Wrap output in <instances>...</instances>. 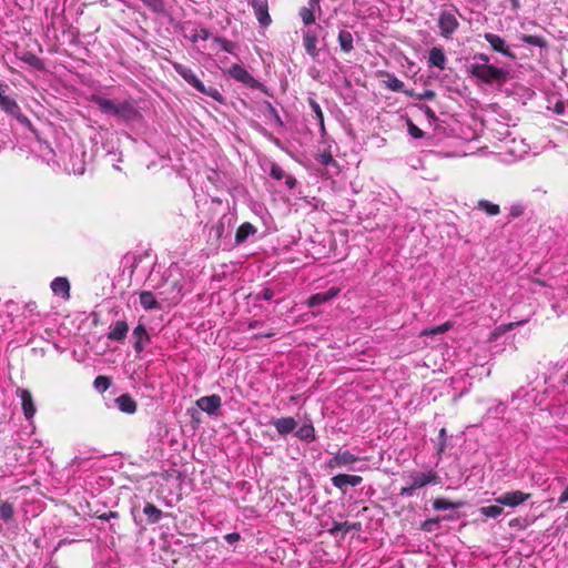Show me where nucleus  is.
I'll return each mask as SVG.
<instances>
[{"label": "nucleus", "instance_id": "f257e3e1", "mask_svg": "<svg viewBox=\"0 0 568 568\" xmlns=\"http://www.w3.org/2000/svg\"><path fill=\"white\" fill-rule=\"evenodd\" d=\"M468 71L487 84L501 83L507 78V71L490 64V58L485 53H476L471 57Z\"/></svg>", "mask_w": 568, "mask_h": 568}, {"label": "nucleus", "instance_id": "f03ea898", "mask_svg": "<svg viewBox=\"0 0 568 568\" xmlns=\"http://www.w3.org/2000/svg\"><path fill=\"white\" fill-rule=\"evenodd\" d=\"M151 286L159 290V297L169 305L178 304L184 295V280L178 268L169 270V274L161 286Z\"/></svg>", "mask_w": 568, "mask_h": 568}, {"label": "nucleus", "instance_id": "7ed1b4c3", "mask_svg": "<svg viewBox=\"0 0 568 568\" xmlns=\"http://www.w3.org/2000/svg\"><path fill=\"white\" fill-rule=\"evenodd\" d=\"M403 478L406 485L400 488L399 496L402 497H413L416 490L438 483V475L434 469L405 471Z\"/></svg>", "mask_w": 568, "mask_h": 568}, {"label": "nucleus", "instance_id": "20e7f679", "mask_svg": "<svg viewBox=\"0 0 568 568\" xmlns=\"http://www.w3.org/2000/svg\"><path fill=\"white\" fill-rule=\"evenodd\" d=\"M9 90V87L6 83H0V109L6 112L7 114L14 118L19 123H21L24 126L31 128L30 120L22 114L21 109L19 104L17 103L16 99L8 95L7 91Z\"/></svg>", "mask_w": 568, "mask_h": 568}, {"label": "nucleus", "instance_id": "39448f33", "mask_svg": "<svg viewBox=\"0 0 568 568\" xmlns=\"http://www.w3.org/2000/svg\"><path fill=\"white\" fill-rule=\"evenodd\" d=\"M459 27V22L452 11H442L438 18L439 34L449 39L456 32Z\"/></svg>", "mask_w": 568, "mask_h": 568}, {"label": "nucleus", "instance_id": "423d86ee", "mask_svg": "<svg viewBox=\"0 0 568 568\" xmlns=\"http://www.w3.org/2000/svg\"><path fill=\"white\" fill-rule=\"evenodd\" d=\"M531 495L521 490L506 491L495 498V501L501 506L515 508L530 499Z\"/></svg>", "mask_w": 568, "mask_h": 568}, {"label": "nucleus", "instance_id": "0eeeda50", "mask_svg": "<svg viewBox=\"0 0 568 568\" xmlns=\"http://www.w3.org/2000/svg\"><path fill=\"white\" fill-rule=\"evenodd\" d=\"M359 460V457L352 454L349 450H338L332 458L326 463L327 468H352V466Z\"/></svg>", "mask_w": 568, "mask_h": 568}, {"label": "nucleus", "instance_id": "6e6552de", "mask_svg": "<svg viewBox=\"0 0 568 568\" xmlns=\"http://www.w3.org/2000/svg\"><path fill=\"white\" fill-rule=\"evenodd\" d=\"M484 39L489 43L490 48L506 58L511 60L516 59L515 53L510 50L509 45H507L504 38L498 34L486 32L484 33Z\"/></svg>", "mask_w": 568, "mask_h": 568}, {"label": "nucleus", "instance_id": "1a4fd4ad", "mask_svg": "<svg viewBox=\"0 0 568 568\" xmlns=\"http://www.w3.org/2000/svg\"><path fill=\"white\" fill-rule=\"evenodd\" d=\"M172 67L175 72L195 90H204V83L197 78L191 68L179 62H172Z\"/></svg>", "mask_w": 568, "mask_h": 568}, {"label": "nucleus", "instance_id": "9d476101", "mask_svg": "<svg viewBox=\"0 0 568 568\" xmlns=\"http://www.w3.org/2000/svg\"><path fill=\"white\" fill-rule=\"evenodd\" d=\"M196 406L210 416H216L221 406L222 398L220 395L213 394L210 396H202L196 400Z\"/></svg>", "mask_w": 568, "mask_h": 568}, {"label": "nucleus", "instance_id": "9b49d317", "mask_svg": "<svg viewBox=\"0 0 568 568\" xmlns=\"http://www.w3.org/2000/svg\"><path fill=\"white\" fill-rule=\"evenodd\" d=\"M16 393H17V396L21 400L22 412H23L26 419L29 422H32V419L37 413V407H36L31 392L26 388H18Z\"/></svg>", "mask_w": 568, "mask_h": 568}, {"label": "nucleus", "instance_id": "f8f14e48", "mask_svg": "<svg viewBox=\"0 0 568 568\" xmlns=\"http://www.w3.org/2000/svg\"><path fill=\"white\" fill-rule=\"evenodd\" d=\"M250 4L254 11V14L262 27L271 24L272 19L268 13L267 0H251Z\"/></svg>", "mask_w": 568, "mask_h": 568}, {"label": "nucleus", "instance_id": "ddd939ff", "mask_svg": "<svg viewBox=\"0 0 568 568\" xmlns=\"http://www.w3.org/2000/svg\"><path fill=\"white\" fill-rule=\"evenodd\" d=\"M229 74L236 81L246 84L250 88H257L258 82L248 73V71L241 64H233Z\"/></svg>", "mask_w": 568, "mask_h": 568}, {"label": "nucleus", "instance_id": "4468645a", "mask_svg": "<svg viewBox=\"0 0 568 568\" xmlns=\"http://www.w3.org/2000/svg\"><path fill=\"white\" fill-rule=\"evenodd\" d=\"M114 116L124 121H133L139 116V111L132 101L125 100L116 103Z\"/></svg>", "mask_w": 568, "mask_h": 568}, {"label": "nucleus", "instance_id": "2eb2a0df", "mask_svg": "<svg viewBox=\"0 0 568 568\" xmlns=\"http://www.w3.org/2000/svg\"><path fill=\"white\" fill-rule=\"evenodd\" d=\"M132 335H133V339H134V343H133L134 351L138 355H140L144 351L145 345L150 342V335H149L145 326L142 324H139L138 326H135Z\"/></svg>", "mask_w": 568, "mask_h": 568}, {"label": "nucleus", "instance_id": "dca6fc26", "mask_svg": "<svg viewBox=\"0 0 568 568\" xmlns=\"http://www.w3.org/2000/svg\"><path fill=\"white\" fill-rule=\"evenodd\" d=\"M183 33H184V37L193 43H195L200 40H206L210 37V32L207 29L197 27L192 23H186L183 27Z\"/></svg>", "mask_w": 568, "mask_h": 568}, {"label": "nucleus", "instance_id": "f3484780", "mask_svg": "<svg viewBox=\"0 0 568 568\" xmlns=\"http://www.w3.org/2000/svg\"><path fill=\"white\" fill-rule=\"evenodd\" d=\"M51 291L54 295L60 296L62 300L70 298V282L67 277L58 276L52 280L50 284Z\"/></svg>", "mask_w": 568, "mask_h": 568}, {"label": "nucleus", "instance_id": "a211bd4d", "mask_svg": "<svg viewBox=\"0 0 568 568\" xmlns=\"http://www.w3.org/2000/svg\"><path fill=\"white\" fill-rule=\"evenodd\" d=\"M446 62L447 58L445 55L443 48L434 47L429 50L427 61L429 68H437L439 70H444L446 68Z\"/></svg>", "mask_w": 568, "mask_h": 568}, {"label": "nucleus", "instance_id": "6ab92c4d", "mask_svg": "<svg viewBox=\"0 0 568 568\" xmlns=\"http://www.w3.org/2000/svg\"><path fill=\"white\" fill-rule=\"evenodd\" d=\"M338 294H339V288L338 287H331L328 291H326L324 293L313 294L307 300V305L310 307L322 305V304L331 301L332 298L336 297Z\"/></svg>", "mask_w": 568, "mask_h": 568}, {"label": "nucleus", "instance_id": "aec40b11", "mask_svg": "<svg viewBox=\"0 0 568 568\" xmlns=\"http://www.w3.org/2000/svg\"><path fill=\"white\" fill-rule=\"evenodd\" d=\"M303 44L307 54H310L312 58L317 57V34L315 31L312 29L303 31Z\"/></svg>", "mask_w": 568, "mask_h": 568}, {"label": "nucleus", "instance_id": "412c9836", "mask_svg": "<svg viewBox=\"0 0 568 568\" xmlns=\"http://www.w3.org/2000/svg\"><path fill=\"white\" fill-rule=\"evenodd\" d=\"M129 325L125 321H116L110 326L108 338L115 342H121L126 337Z\"/></svg>", "mask_w": 568, "mask_h": 568}, {"label": "nucleus", "instance_id": "4be33fe9", "mask_svg": "<svg viewBox=\"0 0 568 568\" xmlns=\"http://www.w3.org/2000/svg\"><path fill=\"white\" fill-rule=\"evenodd\" d=\"M273 425L280 435L285 436L295 430L297 423L293 417H282L275 419Z\"/></svg>", "mask_w": 568, "mask_h": 568}, {"label": "nucleus", "instance_id": "5701e85b", "mask_svg": "<svg viewBox=\"0 0 568 568\" xmlns=\"http://www.w3.org/2000/svg\"><path fill=\"white\" fill-rule=\"evenodd\" d=\"M91 101L98 105L102 113L114 116L116 103L113 100L100 95H93Z\"/></svg>", "mask_w": 568, "mask_h": 568}, {"label": "nucleus", "instance_id": "b1692460", "mask_svg": "<svg viewBox=\"0 0 568 568\" xmlns=\"http://www.w3.org/2000/svg\"><path fill=\"white\" fill-rule=\"evenodd\" d=\"M140 304L145 311L161 310L160 302L150 291H142L140 293Z\"/></svg>", "mask_w": 568, "mask_h": 568}, {"label": "nucleus", "instance_id": "393cba45", "mask_svg": "<svg viewBox=\"0 0 568 568\" xmlns=\"http://www.w3.org/2000/svg\"><path fill=\"white\" fill-rule=\"evenodd\" d=\"M115 405L121 412L126 414H133L136 410V403L126 394L120 395L115 398Z\"/></svg>", "mask_w": 568, "mask_h": 568}, {"label": "nucleus", "instance_id": "a878e982", "mask_svg": "<svg viewBox=\"0 0 568 568\" xmlns=\"http://www.w3.org/2000/svg\"><path fill=\"white\" fill-rule=\"evenodd\" d=\"M256 231H257L256 227L248 222L241 224L235 234L236 243L245 242L247 240V237L251 235H254L256 233Z\"/></svg>", "mask_w": 568, "mask_h": 568}, {"label": "nucleus", "instance_id": "bb28decb", "mask_svg": "<svg viewBox=\"0 0 568 568\" xmlns=\"http://www.w3.org/2000/svg\"><path fill=\"white\" fill-rule=\"evenodd\" d=\"M464 506L463 501H450L446 498H436L433 501V508L437 511L448 510V509H458Z\"/></svg>", "mask_w": 568, "mask_h": 568}, {"label": "nucleus", "instance_id": "cd10ccee", "mask_svg": "<svg viewBox=\"0 0 568 568\" xmlns=\"http://www.w3.org/2000/svg\"><path fill=\"white\" fill-rule=\"evenodd\" d=\"M525 323H527L526 320L524 321H518V322H511V323H508V324H503V325H499L497 326L491 333H490V341H494V339H497L498 337H500L501 335H504L505 333L516 328L517 326L519 325H524Z\"/></svg>", "mask_w": 568, "mask_h": 568}, {"label": "nucleus", "instance_id": "c85d7f7f", "mask_svg": "<svg viewBox=\"0 0 568 568\" xmlns=\"http://www.w3.org/2000/svg\"><path fill=\"white\" fill-rule=\"evenodd\" d=\"M143 513L148 517L150 524L159 523L162 518V510L153 504H146L143 508Z\"/></svg>", "mask_w": 568, "mask_h": 568}, {"label": "nucleus", "instance_id": "c756f323", "mask_svg": "<svg viewBox=\"0 0 568 568\" xmlns=\"http://www.w3.org/2000/svg\"><path fill=\"white\" fill-rule=\"evenodd\" d=\"M338 43L344 52H351L353 50V36L349 31L342 30L338 33Z\"/></svg>", "mask_w": 568, "mask_h": 568}, {"label": "nucleus", "instance_id": "7c9ffc66", "mask_svg": "<svg viewBox=\"0 0 568 568\" xmlns=\"http://www.w3.org/2000/svg\"><path fill=\"white\" fill-rule=\"evenodd\" d=\"M308 103H310L312 111L315 114V119L318 123L321 133H322V135H324L326 133V131H325L324 115H323L322 109H321L320 104L314 99H310Z\"/></svg>", "mask_w": 568, "mask_h": 568}, {"label": "nucleus", "instance_id": "2f4dec72", "mask_svg": "<svg viewBox=\"0 0 568 568\" xmlns=\"http://www.w3.org/2000/svg\"><path fill=\"white\" fill-rule=\"evenodd\" d=\"M224 219H225V216L220 219L215 224H213L210 227L209 236L211 239H214V240L219 241L220 239L223 237V235L225 233V221H224Z\"/></svg>", "mask_w": 568, "mask_h": 568}, {"label": "nucleus", "instance_id": "473e14b6", "mask_svg": "<svg viewBox=\"0 0 568 568\" xmlns=\"http://www.w3.org/2000/svg\"><path fill=\"white\" fill-rule=\"evenodd\" d=\"M296 436L306 442H313L315 439V430L312 425H303L296 432Z\"/></svg>", "mask_w": 568, "mask_h": 568}, {"label": "nucleus", "instance_id": "72a5a7b5", "mask_svg": "<svg viewBox=\"0 0 568 568\" xmlns=\"http://www.w3.org/2000/svg\"><path fill=\"white\" fill-rule=\"evenodd\" d=\"M479 513L487 518H497L503 514L501 505L485 506L479 509Z\"/></svg>", "mask_w": 568, "mask_h": 568}, {"label": "nucleus", "instance_id": "f704fd0d", "mask_svg": "<svg viewBox=\"0 0 568 568\" xmlns=\"http://www.w3.org/2000/svg\"><path fill=\"white\" fill-rule=\"evenodd\" d=\"M478 207L487 213L488 215H497L500 212L499 205L491 203L487 200H481L478 202Z\"/></svg>", "mask_w": 568, "mask_h": 568}, {"label": "nucleus", "instance_id": "c9c22d12", "mask_svg": "<svg viewBox=\"0 0 568 568\" xmlns=\"http://www.w3.org/2000/svg\"><path fill=\"white\" fill-rule=\"evenodd\" d=\"M316 161L325 166L336 165V161L334 160L332 153L328 150H323L318 152V154L316 155Z\"/></svg>", "mask_w": 568, "mask_h": 568}, {"label": "nucleus", "instance_id": "e433bc0d", "mask_svg": "<svg viewBox=\"0 0 568 568\" xmlns=\"http://www.w3.org/2000/svg\"><path fill=\"white\" fill-rule=\"evenodd\" d=\"M449 328H452V324L449 322H446V323H444L442 325H438L436 327L424 329L422 332V335L423 336L438 335V334H443V333L447 332Z\"/></svg>", "mask_w": 568, "mask_h": 568}, {"label": "nucleus", "instance_id": "4c0bfd02", "mask_svg": "<svg viewBox=\"0 0 568 568\" xmlns=\"http://www.w3.org/2000/svg\"><path fill=\"white\" fill-rule=\"evenodd\" d=\"M520 40L523 42L534 45V47L542 48L546 45V41L541 37H538V36L524 34L520 37Z\"/></svg>", "mask_w": 568, "mask_h": 568}, {"label": "nucleus", "instance_id": "58836bf2", "mask_svg": "<svg viewBox=\"0 0 568 568\" xmlns=\"http://www.w3.org/2000/svg\"><path fill=\"white\" fill-rule=\"evenodd\" d=\"M13 517V507L8 501H3L0 505V518L4 521L11 520Z\"/></svg>", "mask_w": 568, "mask_h": 568}, {"label": "nucleus", "instance_id": "ea45409f", "mask_svg": "<svg viewBox=\"0 0 568 568\" xmlns=\"http://www.w3.org/2000/svg\"><path fill=\"white\" fill-rule=\"evenodd\" d=\"M300 17L305 26H310L315 22V16L312 8L303 7L300 10Z\"/></svg>", "mask_w": 568, "mask_h": 568}, {"label": "nucleus", "instance_id": "a19ab883", "mask_svg": "<svg viewBox=\"0 0 568 568\" xmlns=\"http://www.w3.org/2000/svg\"><path fill=\"white\" fill-rule=\"evenodd\" d=\"M22 60L28 63L29 65L38 69V70H41L43 69V62L40 58H38L37 55L32 54V53H27L24 54V57L22 58Z\"/></svg>", "mask_w": 568, "mask_h": 568}, {"label": "nucleus", "instance_id": "79ce46f5", "mask_svg": "<svg viewBox=\"0 0 568 568\" xmlns=\"http://www.w3.org/2000/svg\"><path fill=\"white\" fill-rule=\"evenodd\" d=\"M334 487L345 493V487L348 485L346 474H338L331 479Z\"/></svg>", "mask_w": 568, "mask_h": 568}, {"label": "nucleus", "instance_id": "37998d69", "mask_svg": "<svg viewBox=\"0 0 568 568\" xmlns=\"http://www.w3.org/2000/svg\"><path fill=\"white\" fill-rule=\"evenodd\" d=\"M199 92L203 93V94H206L209 97H211L212 99H214L215 101H217L219 103H224V98L223 95L221 94V92L215 89V88H206L204 85V90H199Z\"/></svg>", "mask_w": 568, "mask_h": 568}, {"label": "nucleus", "instance_id": "c03bdc74", "mask_svg": "<svg viewBox=\"0 0 568 568\" xmlns=\"http://www.w3.org/2000/svg\"><path fill=\"white\" fill-rule=\"evenodd\" d=\"M154 12H163L165 9L163 0H142Z\"/></svg>", "mask_w": 568, "mask_h": 568}, {"label": "nucleus", "instance_id": "a18cd8bd", "mask_svg": "<svg viewBox=\"0 0 568 568\" xmlns=\"http://www.w3.org/2000/svg\"><path fill=\"white\" fill-rule=\"evenodd\" d=\"M214 42L219 43L221 49L227 53H232L235 47L233 42L220 37H215Z\"/></svg>", "mask_w": 568, "mask_h": 568}, {"label": "nucleus", "instance_id": "49530a36", "mask_svg": "<svg viewBox=\"0 0 568 568\" xmlns=\"http://www.w3.org/2000/svg\"><path fill=\"white\" fill-rule=\"evenodd\" d=\"M110 386V379L105 376H98L95 379H94V387L99 390V392H105Z\"/></svg>", "mask_w": 568, "mask_h": 568}, {"label": "nucleus", "instance_id": "de8ad7c7", "mask_svg": "<svg viewBox=\"0 0 568 568\" xmlns=\"http://www.w3.org/2000/svg\"><path fill=\"white\" fill-rule=\"evenodd\" d=\"M387 87L393 91L399 92L404 88V82L393 75V77L388 78Z\"/></svg>", "mask_w": 568, "mask_h": 568}, {"label": "nucleus", "instance_id": "09e8293b", "mask_svg": "<svg viewBox=\"0 0 568 568\" xmlns=\"http://www.w3.org/2000/svg\"><path fill=\"white\" fill-rule=\"evenodd\" d=\"M407 130L413 139H420L424 136V132L415 125L410 120L407 121Z\"/></svg>", "mask_w": 568, "mask_h": 568}, {"label": "nucleus", "instance_id": "8fccbe9b", "mask_svg": "<svg viewBox=\"0 0 568 568\" xmlns=\"http://www.w3.org/2000/svg\"><path fill=\"white\" fill-rule=\"evenodd\" d=\"M65 170H68L69 172H72L74 174H83L84 171H85V165L84 163H65L63 164Z\"/></svg>", "mask_w": 568, "mask_h": 568}, {"label": "nucleus", "instance_id": "3c124183", "mask_svg": "<svg viewBox=\"0 0 568 568\" xmlns=\"http://www.w3.org/2000/svg\"><path fill=\"white\" fill-rule=\"evenodd\" d=\"M446 442H447L446 429L442 428L438 434V447H437L438 455H442L444 453V450L446 448Z\"/></svg>", "mask_w": 568, "mask_h": 568}, {"label": "nucleus", "instance_id": "603ef678", "mask_svg": "<svg viewBox=\"0 0 568 568\" xmlns=\"http://www.w3.org/2000/svg\"><path fill=\"white\" fill-rule=\"evenodd\" d=\"M270 174L275 180H282L285 178L283 169L277 164H272Z\"/></svg>", "mask_w": 568, "mask_h": 568}, {"label": "nucleus", "instance_id": "864d4df0", "mask_svg": "<svg viewBox=\"0 0 568 568\" xmlns=\"http://www.w3.org/2000/svg\"><path fill=\"white\" fill-rule=\"evenodd\" d=\"M439 524V519L438 518H432V519H426L425 521L422 523V529L424 531H433L434 528Z\"/></svg>", "mask_w": 568, "mask_h": 568}, {"label": "nucleus", "instance_id": "5fc2aeb1", "mask_svg": "<svg viewBox=\"0 0 568 568\" xmlns=\"http://www.w3.org/2000/svg\"><path fill=\"white\" fill-rule=\"evenodd\" d=\"M348 530H349L348 523L347 521H343V523H335L334 526L331 529V532L332 534H335V532H338V531L347 532Z\"/></svg>", "mask_w": 568, "mask_h": 568}, {"label": "nucleus", "instance_id": "6e6d98bb", "mask_svg": "<svg viewBox=\"0 0 568 568\" xmlns=\"http://www.w3.org/2000/svg\"><path fill=\"white\" fill-rule=\"evenodd\" d=\"M524 210H525V207L523 204H520V203L513 204L509 209V215L511 217H517L524 213Z\"/></svg>", "mask_w": 568, "mask_h": 568}, {"label": "nucleus", "instance_id": "4d7b16f0", "mask_svg": "<svg viewBox=\"0 0 568 568\" xmlns=\"http://www.w3.org/2000/svg\"><path fill=\"white\" fill-rule=\"evenodd\" d=\"M527 152L526 150V145L520 142V149L518 150H515V149H511L510 150V154L514 156V159H521L524 156V154Z\"/></svg>", "mask_w": 568, "mask_h": 568}, {"label": "nucleus", "instance_id": "13d9d810", "mask_svg": "<svg viewBox=\"0 0 568 568\" xmlns=\"http://www.w3.org/2000/svg\"><path fill=\"white\" fill-rule=\"evenodd\" d=\"M346 478H347L348 485H351L353 487L361 485V483L363 481V478L358 475H347L346 474Z\"/></svg>", "mask_w": 568, "mask_h": 568}, {"label": "nucleus", "instance_id": "bf43d9fd", "mask_svg": "<svg viewBox=\"0 0 568 568\" xmlns=\"http://www.w3.org/2000/svg\"><path fill=\"white\" fill-rule=\"evenodd\" d=\"M224 539L229 542V544H234L236 541H239L241 539V536L240 534L237 532H231V534H226L224 536Z\"/></svg>", "mask_w": 568, "mask_h": 568}, {"label": "nucleus", "instance_id": "052dcab7", "mask_svg": "<svg viewBox=\"0 0 568 568\" xmlns=\"http://www.w3.org/2000/svg\"><path fill=\"white\" fill-rule=\"evenodd\" d=\"M274 296V292L271 290V288H265L263 290L262 292V297L265 300V301H270L272 300Z\"/></svg>", "mask_w": 568, "mask_h": 568}, {"label": "nucleus", "instance_id": "680f3d73", "mask_svg": "<svg viewBox=\"0 0 568 568\" xmlns=\"http://www.w3.org/2000/svg\"><path fill=\"white\" fill-rule=\"evenodd\" d=\"M508 525L510 528H524L519 518L511 519Z\"/></svg>", "mask_w": 568, "mask_h": 568}, {"label": "nucleus", "instance_id": "e2e57ef3", "mask_svg": "<svg viewBox=\"0 0 568 568\" xmlns=\"http://www.w3.org/2000/svg\"><path fill=\"white\" fill-rule=\"evenodd\" d=\"M285 184H286V186H287L288 189H293V187L295 186V184H296V180H295V178H293V176H291V175L286 176V179H285Z\"/></svg>", "mask_w": 568, "mask_h": 568}, {"label": "nucleus", "instance_id": "0e129e2a", "mask_svg": "<svg viewBox=\"0 0 568 568\" xmlns=\"http://www.w3.org/2000/svg\"><path fill=\"white\" fill-rule=\"evenodd\" d=\"M559 504H565L568 501V486L565 488V490L561 493L559 499Z\"/></svg>", "mask_w": 568, "mask_h": 568}, {"label": "nucleus", "instance_id": "69168bd1", "mask_svg": "<svg viewBox=\"0 0 568 568\" xmlns=\"http://www.w3.org/2000/svg\"><path fill=\"white\" fill-rule=\"evenodd\" d=\"M115 517H118V514L114 511H110L109 514L102 515L100 518L103 520H109L110 518H115Z\"/></svg>", "mask_w": 568, "mask_h": 568}, {"label": "nucleus", "instance_id": "338daca9", "mask_svg": "<svg viewBox=\"0 0 568 568\" xmlns=\"http://www.w3.org/2000/svg\"><path fill=\"white\" fill-rule=\"evenodd\" d=\"M504 412H505V406H504L501 403H499V404L496 406V410H495L496 416L504 414Z\"/></svg>", "mask_w": 568, "mask_h": 568}, {"label": "nucleus", "instance_id": "774afa93", "mask_svg": "<svg viewBox=\"0 0 568 568\" xmlns=\"http://www.w3.org/2000/svg\"><path fill=\"white\" fill-rule=\"evenodd\" d=\"M422 97L425 99H433L435 97V93L430 90H427L424 92V94Z\"/></svg>", "mask_w": 568, "mask_h": 568}]
</instances>
